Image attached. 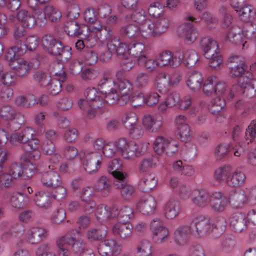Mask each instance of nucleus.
I'll return each instance as SVG.
<instances>
[{
    "label": "nucleus",
    "instance_id": "1",
    "mask_svg": "<svg viewBox=\"0 0 256 256\" xmlns=\"http://www.w3.org/2000/svg\"><path fill=\"white\" fill-rule=\"evenodd\" d=\"M112 76L111 70L104 72L98 84L100 91L94 88H88L85 92L86 100L82 98L78 100V107L82 110H87L88 118H93L96 114H102L108 112V109L104 107L102 94L116 88V82L112 80Z\"/></svg>",
    "mask_w": 256,
    "mask_h": 256
},
{
    "label": "nucleus",
    "instance_id": "2",
    "mask_svg": "<svg viewBox=\"0 0 256 256\" xmlns=\"http://www.w3.org/2000/svg\"><path fill=\"white\" fill-rule=\"evenodd\" d=\"M229 62L236 63L230 67L229 74L233 78H239L238 83L233 86V90L240 89L239 93L246 97H252L256 92V79L252 74L247 69V66L238 56H232Z\"/></svg>",
    "mask_w": 256,
    "mask_h": 256
},
{
    "label": "nucleus",
    "instance_id": "3",
    "mask_svg": "<svg viewBox=\"0 0 256 256\" xmlns=\"http://www.w3.org/2000/svg\"><path fill=\"white\" fill-rule=\"evenodd\" d=\"M64 157L72 160L78 156L84 170L88 174L96 172L100 168L102 157L98 152L90 150H82L79 152L78 149L72 146H66L63 151Z\"/></svg>",
    "mask_w": 256,
    "mask_h": 256
},
{
    "label": "nucleus",
    "instance_id": "4",
    "mask_svg": "<svg viewBox=\"0 0 256 256\" xmlns=\"http://www.w3.org/2000/svg\"><path fill=\"white\" fill-rule=\"evenodd\" d=\"M246 39L252 40L256 46V26L254 23L247 24L242 28L238 25L230 28L226 35V40L234 44H242V48L246 49L248 44Z\"/></svg>",
    "mask_w": 256,
    "mask_h": 256
},
{
    "label": "nucleus",
    "instance_id": "5",
    "mask_svg": "<svg viewBox=\"0 0 256 256\" xmlns=\"http://www.w3.org/2000/svg\"><path fill=\"white\" fill-rule=\"evenodd\" d=\"M148 144L144 142H135L126 138H120L115 141V146L122 158L133 160L142 156L147 150Z\"/></svg>",
    "mask_w": 256,
    "mask_h": 256
},
{
    "label": "nucleus",
    "instance_id": "6",
    "mask_svg": "<svg viewBox=\"0 0 256 256\" xmlns=\"http://www.w3.org/2000/svg\"><path fill=\"white\" fill-rule=\"evenodd\" d=\"M94 30H96L94 32H97V42L102 44L106 43L108 50L110 52H116L118 55H124L128 52V46L125 43L121 42L120 38L114 36L112 28L106 26H99Z\"/></svg>",
    "mask_w": 256,
    "mask_h": 256
},
{
    "label": "nucleus",
    "instance_id": "7",
    "mask_svg": "<svg viewBox=\"0 0 256 256\" xmlns=\"http://www.w3.org/2000/svg\"><path fill=\"white\" fill-rule=\"evenodd\" d=\"M240 89L233 90V86L229 89L226 84L223 82H218L215 84L214 92L217 97L212 102V106L209 110L213 114H218L226 106V100L232 99L236 94H243L238 92Z\"/></svg>",
    "mask_w": 256,
    "mask_h": 256
},
{
    "label": "nucleus",
    "instance_id": "8",
    "mask_svg": "<svg viewBox=\"0 0 256 256\" xmlns=\"http://www.w3.org/2000/svg\"><path fill=\"white\" fill-rule=\"evenodd\" d=\"M228 204L233 209H242L246 205L256 204V186L234 190L230 194Z\"/></svg>",
    "mask_w": 256,
    "mask_h": 256
},
{
    "label": "nucleus",
    "instance_id": "9",
    "mask_svg": "<svg viewBox=\"0 0 256 256\" xmlns=\"http://www.w3.org/2000/svg\"><path fill=\"white\" fill-rule=\"evenodd\" d=\"M99 26H102L99 24L98 26L86 25H80L75 21L68 22L66 23L64 27L65 32L70 36L82 37L84 39L90 47L94 46L97 42L98 36L96 34H92L96 31L94 28H98Z\"/></svg>",
    "mask_w": 256,
    "mask_h": 256
},
{
    "label": "nucleus",
    "instance_id": "10",
    "mask_svg": "<svg viewBox=\"0 0 256 256\" xmlns=\"http://www.w3.org/2000/svg\"><path fill=\"white\" fill-rule=\"evenodd\" d=\"M152 146L154 152L160 156H172L177 153L178 150V144L176 140L164 136H156Z\"/></svg>",
    "mask_w": 256,
    "mask_h": 256
},
{
    "label": "nucleus",
    "instance_id": "11",
    "mask_svg": "<svg viewBox=\"0 0 256 256\" xmlns=\"http://www.w3.org/2000/svg\"><path fill=\"white\" fill-rule=\"evenodd\" d=\"M0 118L10 122V130H18L26 124L23 114L16 111L14 107L6 104L0 108Z\"/></svg>",
    "mask_w": 256,
    "mask_h": 256
},
{
    "label": "nucleus",
    "instance_id": "12",
    "mask_svg": "<svg viewBox=\"0 0 256 256\" xmlns=\"http://www.w3.org/2000/svg\"><path fill=\"white\" fill-rule=\"evenodd\" d=\"M192 234L198 238L206 236L212 233V226L210 218L204 215L200 214L194 216L190 222Z\"/></svg>",
    "mask_w": 256,
    "mask_h": 256
},
{
    "label": "nucleus",
    "instance_id": "13",
    "mask_svg": "<svg viewBox=\"0 0 256 256\" xmlns=\"http://www.w3.org/2000/svg\"><path fill=\"white\" fill-rule=\"evenodd\" d=\"M152 238L158 244L165 242L170 236V232L168 228L164 224L163 220L159 218H154L150 224Z\"/></svg>",
    "mask_w": 256,
    "mask_h": 256
},
{
    "label": "nucleus",
    "instance_id": "14",
    "mask_svg": "<svg viewBox=\"0 0 256 256\" xmlns=\"http://www.w3.org/2000/svg\"><path fill=\"white\" fill-rule=\"evenodd\" d=\"M47 236L48 231L45 228L39 226H30L25 232L24 238L20 240V244L24 242L36 244L42 241Z\"/></svg>",
    "mask_w": 256,
    "mask_h": 256
},
{
    "label": "nucleus",
    "instance_id": "15",
    "mask_svg": "<svg viewBox=\"0 0 256 256\" xmlns=\"http://www.w3.org/2000/svg\"><path fill=\"white\" fill-rule=\"evenodd\" d=\"M159 67L165 66L176 67L182 64V54L180 52L176 50L172 52L168 50H165L156 56Z\"/></svg>",
    "mask_w": 256,
    "mask_h": 256
},
{
    "label": "nucleus",
    "instance_id": "16",
    "mask_svg": "<svg viewBox=\"0 0 256 256\" xmlns=\"http://www.w3.org/2000/svg\"><path fill=\"white\" fill-rule=\"evenodd\" d=\"M98 251L102 256H117L122 252V245L114 239L104 240L98 244Z\"/></svg>",
    "mask_w": 256,
    "mask_h": 256
},
{
    "label": "nucleus",
    "instance_id": "17",
    "mask_svg": "<svg viewBox=\"0 0 256 256\" xmlns=\"http://www.w3.org/2000/svg\"><path fill=\"white\" fill-rule=\"evenodd\" d=\"M9 20L12 22H18L23 27L30 28L33 27L38 20L36 14L24 10H19L16 15L10 14Z\"/></svg>",
    "mask_w": 256,
    "mask_h": 256
},
{
    "label": "nucleus",
    "instance_id": "18",
    "mask_svg": "<svg viewBox=\"0 0 256 256\" xmlns=\"http://www.w3.org/2000/svg\"><path fill=\"white\" fill-rule=\"evenodd\" d=\"M186 118L184 115H178L174 120L178 138L185 143L192 138V132L189 125L186 123Z\"/></svg>",
    "mask_w": 256,
    "mask_h": 256
},
{
    "label": "nucleus",
    "instance_id": "19",
    "mask_svg": "<svg viewBox=\"0 0 256 256\" xmlns=\"http://www.w3.org/2000/svg\"><path fill=\"white\" fill-rule=\"evenodd\" d=\"M142 124L146 130L152 133H157L163 126V118L158 114H146L142 117Z\"/></svg>",
    "mask_w": 256,
    "mask_h": 256
},
{
    "label": "nucleus",
    "instance_id": "20",
    "mask_svg": "<svg viewBox=\"0 0 256 256\" xmlns=\"http://www.w3.org/2000/svg\"><path fill=\"white\" fill-rule=\"evenodd\" d=\"M182 212L180 201L174 198H171L166 201L163 206V214L168 220H172L178 218Z\"/></svg>",
    "mask_w": 256,
    "mask_h": 256
},
{
    "label": "nucleus",
    "instance_id": "21",
    "mask_svg": "<svg viewBox=\"0 0 256 256\" xmlns=\"http://www.w3.org/2000/svg\"><path fill=\"white\" fill-rule=\"evenodd\" d=\"M212 191L206 188H198L194 191L191 200L196 206L206 208L209 206Z\"/></svg>",
    "mask_w": 256,
    "mask_h": 256
},
{
    "label": "nucleus",
    "instance_id": "22",
    "mask_svg": "<svg viewBox=\"0 0 256 256\" xmlns=\"http://www.w3.org/2000/svg\"><path fill=\"white\" fill-rule=\"evenodd\" d=\"M48 168L51 170L46 172L42 175L40 182L43 186L52 188L62 184V180L60 174L53 170L56 168L54 166H49Z\"/></svg>",
    "mask_w": 256,
    "mask_h": 256
},
{
    "label": "nucleus",
    "instance_id": "23",
    "mask_svg": "<svg viewBox=\"0 0 256 256\" xmlns=\"http://www.w3.org/2000/svg\"><path fill=\"white\" fill-rule=\"evenodd\" d=\"M24 226L20 223H14L6 226V230L1 236V239L4 242H6L11 237L21 239L24 238ZM18 245L20 244H18Z\"/></svg>",
    "mask_w": 256,
    "mask_h": 256
},
{
    "label": "nucleus",
    "instance_id": "24",
    "mask_svg": "<svg viewBox=\"0 0 256 256\" xmlns=\"http://www.w3.org/2000/svg\"><path fill=\"white\" fill-rule=\"evenodd\" d=\"M38 20L44 22L48 20L52 22H55L59 20L62 17L60 12L52 6H46L44 7V12L41 10L36 12Z\"/></svg>",
    "mask_w": 256,
    "mask_h": 256
},
{
    "label": "nucleus",
    "instance_id": "25",
    "mask_svg": "<svg viewBox=\"0 0 256 256\" xmlns=\"http://www.w3.org/2000/svg\"><path fill=\"white\" fill-rule=\"evenodd\" d=\"M156 208V202L154 198L151 196L142 198L137 202L136 210L144 214H153Z\"/></svg>",
    "mask_w": 256,
    "mask_h": 256
},
{
    "label": "nucleus",
    "instance_id": "26",
    "mask_svg": "<svg viewBox=\"0 0 256 256\" xmlns=\"http://www.w3.org/2000/svg\"><path fill=\"white\" fill-rule=\"evenodd\" d=\"M192 234V232L190 225L180 226L174 231V240L178 246H185L188 244Z\"/></svg>",
    "mask_w": 256,
    "mask_h": 256
},
{
    "label": "nucleus",
    "instance_id": "27",
    "mask_svg": "<svg viewBox=\"0 0 256 256\" xmlns=\"http://www.w3.org/2000/svg\"><path fill=\"white\" fill-rule=\"evenodd\" d=\"M228 204L227 200L224 194L219 191H212L209 207L214 212H222L226 208Z\"/></svg>",
    "mask_w": 256,
    "mask_h": 256
},
{
    "label": "nucleus",
    "instance_id": "28",
    "mask_svg": "<svg viewBox=\"0 0 256 256\" xmlns=\"http://www.w3.org/2000/svg\"><path fill=\"white\" fill-rule=\"evenodd\" d=\"M112 232L123 240L130 238L132 234V226L130 222H118L112 226Z\"/></svg>",
    "mask_w": 256,
    "mask_h": 256
},
{
    "label": "nucleus",
    "instance_id": "29",
    "mask_svg": "<svg viewBox=\"0 0 256 256\" xmlns=\"http://www.w3.org/2000/svg\"><path fill=\"white\" fill-rule=\"evenodd\" d=\"M246 180V175L244 172L236 168L231 170V172L226 180V184L230 188H237L244 186Z\"/></svg>",
    "mask_w": 256,
    "mask_h": 256
},
{
    "label": "nucleus",
    "instance_id": "30",
    "mask_svg": "<svg viewBox=\"0 0 256 256\" xmlns=\"http://www.w3.org/2000/svg\"><path fill=\"white\" fill-rule=\"evenodd\" d=\"M238 14L240 19L244 22H248V24L254 23L256 19V9L252 5L245 4L239 8L235 10Z\"/></svg>",
    "mask_w": 256,
    "mask_h": 256
},
{
    "label": "nucleus",
    "instance_id": "31",
    "mask_svg": "<svg viewBox=\"0 0 256 256\" xmlns=\"http://www.w3.org/2000/svg\"><path fill=\"white\" fill-rule=\"evenodd\" d=\"M200 46L206 58H209L216 52H219V46L216 41L210 37L202 38Z\"/></svg>",
    "mask_w": 256,
    "mask_h": 256
},
{
    "label": "nucleus",
    "instance_id": "32",
    "mask_svg": "<svg viewBox=\"0 0 256 256\" xmlns=\"http://www.w3.org/2000/svg\"><path fill=\"white\" fill-rule=\"evenodd\" d=\"M229 222L230 228L235 232H242L246 228V218L241 212H236L232 214Z\"/></svg>",
    "mask_w": 256,
    "mask_h": 256
},
{
    "label": "nucleus",
    "instance_id": "33",
    "mask_svg": "<svg viewBox=\"0 0 256 256\" xmlns=\"http://www.w3.org/2000/svg\"><path fill=\"white\" fill-rule=\"evenodd\" d=\"M9 65L18 76H24L26 75L30 69L28 62L21 58H16L11 62H9Z\"/></svg>",
    "mask_w": 256,
    "mask_h": 256
},
{
    "label": "nucleus",
    "instance_id": "34",
    "mask_svg": "<svg viewBox=\"0 0 256 256\" xmlns=\"http://www.w3.org/2000/svg\"><path fill=\"white\" fill-rule=\"evenodd\" d=\"M116 82V88L118 90L121 94L120 100H124L121 104H126L129 102L130 94L133 90L132 84L131 82L127 79Z\"/></svg>",
    "mask_w": 256,
    "mask_h": 256
},
{
    "label": "nucleus",
    "instance_id": "35",
    "mask_svg": "<svg viewBox=\"0 0 256 256\" xmlns=\"http://www.w3.org/2000/svg\"><path fill=\"white\" fill-rule=\"evenodd\" d=\"M94 189L102 196H108L112 190L111 180L106 176H100L94 184Z\"/></svg>",
    "mask_w": 256,
    "mask_h": 256
},
{
    "label": "nucleus",
    "instance_id": "36",
    "mask_svg": "<svg viewBox=\"0 0 256 256\" xmlns=\"http://www.w3.org/2000/svg\"><path fill=\"white\" fill-rule=\"evenodd\" d=\"M157 184L158 180L154 174H146L140 178L138 186L140 190L148 192L152 190Z\"/></svg>",
    "mask_w": 256,
    "mask_h": 256
},
{
    "label": "nucleus",
    "instance_id": "37",
    "mask_svg": "<svg viewBox=\"0 0 256 256\" xmlns=\"http://www.w3.org/2000/svg\"><path fill=\"white\" fill-rule=\"evenodd\" d=\"M203 82L202 76L198 72L189 73L186 78V86L192 90L196 91L200 90Z\"/></svg>",
    "mask_w": 256,
    "mask_h": 256
},
{
    "label": "nucleus",
    "instance_id": "38",
    "mask_svg": "<svg viewBox=\"0 0 256 256\" xmlns=\"http://www.w3.org/2000/svg\"><path fill=\"white\" fill-rule=\"evenodd\" d=\"M73 240L74 237L69 236L67 234L57 238L56 244L58 248V256H70V252L66 247V244H71V242Z\"/></svg>",
    "mask_w": 256,
    "mask_h": 256
},
{
    "label": "nucleus",
    "instance_id": "39",
    "mask_svg": "<svg viewBox=\"0 0 256 256\" xmlns=\"http://www.w3.org/2000/svg\"><path fill=\"white\" fill-rule=\"evenodd\" d=\"M169 74L165 72L158 73L155 77L154 84L158 91L164 94L167 92L170 88Z\"/></svg>",
    "mask_w": 256,
    "mask_h": 256
},
{
    "label": "nucleus",
    "instance_id": "40",
    "mask_svg": "<svg viewBox=\"0 0 256 256\" xmlns=\"http://www.w3.org/2000/svg\"><path fill=\"white\" fill-rule=\"evenodd\" d=\"M138 40H134V42L128 45V52L131 56L136 58L138 62L140 58L146 56L147 50L143 43L136 42Z\"/></svg>",
    "mask_w": 256,
    "mask_h": 256
},
{
    "label": "nucleus",
    "instance_id": "41",
    "mask_svg": "<svg viewBox=\"0 0 256 256\" xmlns=\"http://www.w3.org/2000/svg\"><path fill=\"white\" fill-rule=\"evenodd\" d=\"M179 32L185 40L190 42H194L197 38V32L193 24L187 22L182 24L179 28Z\"/></svg>",
    "mask_w": 256,
    "mask_h": 256
},
{
    "label": "nucleus",
    "instance_id": "42",
    "mask_svg": "<svg viewBox=\"0 0 256 256\" xmlns=\"http://www.w3.org/2000/svg\"><path fill=\"white\" fill-rule=\"evenodd\" d=\"M41 148L44 154L51 156L50 162L52 164L58 162L62 158L61 156L56 152V147L53 142H44L41 146Z\"/></svg>",
    "mask_w": 256,
    "mask_h": 256
},
{
    "label": "nucleus",
    "instance_id": "43",
    "mask_svg": "<svg viewBox=\"0 0 256 256\" xmlns=\"http://www.w3.org/2000/svg\"><path fill=\"white\" fill-rule=\"evenodd\" d=\"M153 247L151 242L146 240H142L136 246V256H152Z\"/></svg>",
    "mask_w": 256,
    "mask_h": 256
},
{
    "label": "nucleus",
    "instance_id": "44",
    "mask_svg": "<svg viewBox=\"0 0 256 256\" xmlns=\"http://www.w3.org/2000/svg\"><path fill=\"white\" fill-rule=\"evenodd\" d=\"M139 30L140 32V38H149L152 36H156L154 30V24L150 19L148 18L145 22L138 26Z\"/></svg>",
    "mask_w": 256,
    "mask_h": 256
},
{
    "label": "nucleus",
    "instance_id": "45",
    "mask_svg": "<svg viewBox=\"0 0 256 256\" xmlns=\"http://www.w3.org/2000/svg\"><path fill=\"white\" fill-rule=\"evenodd\" d=\"M178 52H180L182 53L183 58L182 62H184L188 66H194L198 61V55L194 50L182 48L178 50Z\"/></svg>",
    "mask_w": 256,
    "mask_h": 256
},
{
    "label": "nucleus",
    "instance_id": "46",
    "mask_svg": "<svg viewBox=\"0 0 256 256\" xmlns=\"http://www.w3.org/2000/svg\"><path fill=\"white\" fill-rule=\"evenodd\" d=\"M36 96L31 93L20 96L15 100L16 104L20 107L28 108L35 105Z\"/></svg>",
    "mask_w": 256,
    "mask_h": 256
},
{
    "label": "nucleus",
    "instance_id": "47",
    "mask_svg": "<svg viewBox=\"0 0 256 256\" xmlns=\"http://www.w3.org/2000/svg\"><path fill=\"white\" fill-rule=\"evenodd\" d=\"M120 33L128 38L134 40H140V36L139 26L130 24L126 26L122 27L120 30Z\"/></svg>",
    "mask_w": 256,
    "mask_h": 256
},
{
    "label": "nucleus",
    "instance_id": "48",
    "mask_svg": "<svg viewBox=\"0 0 256 256\" xmlns=\"http://www.w3.org/2000/svg\"><path fill=\"white\" fill-rule=\"evenodd\" d=\"M108 230L105 226H102L98 228H90L86 233L88 238L91 240H100L104 238L107 234Z\"/></svg>",
    "mask_w": 256,
    "mask_h": 256
},
{
    "label": "nucleus",
    "instance_id": "49",
    "mask_svg": "<svg viewBox=\"0 0 256 256\" xmlns=\"http://www.w3.org/2000/svg\"><path fill=\"white\" fill-rule=\"evenodd\" d=\"M232 168V167L230 165H224L217 168L214 174V180L219 182H226V178L230 174Z\"/></svg>",
    "mask_w": 256,
    "mask_h": 256
},
{
    "label": "nucleus",
    "instance_id": "50",
    "mask_svg": "<svg viewBox=\"0 0 256 256\" xmlns=\"http://www.w3.org/2000/svg\"><path fill=\"white\" fill-rule=\"evenodd\" d=\"M102 96L103 98L104 104L107 103L110 104H114L118 102L120 104H121L124 100H121V96L116 88L102 94Z\"/></svg>",
    "mask_w": 256,
    "mask_h": 256
},
{
    "label": "nucleus",
    "instance_id": "51",
    "mask_svg": "<svg viewBox=\"0 0 256 256\" xmlns=\"http://www.w3.org/2000/svg\"><path fill=\"white\" fill-rule=\"evenodd\" d=\"M26 53V48H22V46L17 44L9 48L6 52L5 58L6 60L11 62Z\"/></svg>",
    "mask_w": 256,
    "mask_h": 256
},
{
    "label": "nucleus",
    "instance_id": "52",
    "mask_svg": "<svg viewBox=\"0 0 256 256\" xmlns=\"http://www.w3.org/2000/svg\"><path fill=\"white\" fill-rule=\"evenodd\" d=\"M214 236L216 238L219 237L225 230L226 222V219L222 216L216 218L214 222L212 224Z\"/></svg>",
    "mask_w": 256,
    "mask_h": 256
},
{
    "label": "nucleus",
    "instance_id": "53",
    "mask_svg": "<svg viewBox=\"0 0 256 256\" xmlns=\"http://www.w3.org/2000/svg\"><path fill=\"white\" fill-rule=\"evenodd\" d=\"M186 19L187 20L190 21L194 23H198L202 21L208 26H209L210 24H216L218 22V19L214 17L211 13L208 12H204L202 14L200 19L192 16H188Z\"/></svg>",
    "mask_w": 256,
    "mask_h": 256
},
{
    "label": "nucleus",
    "instance_id": "54",
    "mask_svg": "<svg viewBox=\"0 0 256 256\" xmlns=\"http://www.w3.org/2000/svg\"><path fill=\"white\" fill-rule=\"evenodd\" d=\"M34 201L38 207L48 208L51 203V198L44 192H38L35 194Z\"/></svg>",
    "mask_w": 256,
    "mask_h": 256
},
{
    "label": "nucleus",
    "instance_id": "55",
    "mask_svg": "<svg viewBox=\"0 0 256 256\" xmlns=\"http://www.w3.org/2000/svg\"><path fill=\"white\" fill-rule=\"evenodd\" d=\"M122 122L124 126L128 130L138 123V118L136 112H128L123 115L122 118Z\"/></svg>",
    "mask_w": 256,
    "mask_h": 256
},
{
    "label": "nucleus",
    "instance_id": "56",
    "mask_svg": "<svg viewBox=\"0 0 256 256\" xmlns=\"http://www.w3.org/2000/svg\"><path fill=\"white\" fill-rule=\"evenodd\" d=\"M154 24V30L156 36H158L165 32L169 27V20L166 18L162 16L157 19Z\"/></svg>",
    "mask_w": 256,
    "mask_h": 256
},
{
    "label": "nucleus",
    "instance_id": "57",
    "mask_svg": "<svg viewBox=\"0 0 256 256\" xmlns=\"http://www.w3.org/2000/svg\"><path fill=\"white\" fill-rule=\"evenodd\" d=\"M134 217V210L132 208L128 206H122L119 210L118 219L120 222H130Z\"/></svg>",
    "mask_w": 256,
    "mask_h": 256
},
{
    "label": "nucleus",
    "instance_id": "58",
    "mask_svg": "<svg viewBox=\"0 0 256 256\" xmlns=\"http://www.w3.org/2000/svg\"><path fill=\"white\" fill-rule=\"evenodd\" d=\"M138 64L140 65L144 66L150 72L155 71L159 67L156 58L155 59L148 58L146 56L140 58Z\"/></svg>",
    "mask_w": 256,
    "mask_h": 256
},
{
    "label": "nucleus",
    "instance_id": "59",
    "mask_svg": "<svg viewBox=\"0 0 256 256\" xmlns=\"http://www.w3.org/2000/svg\"><path fill=\"white\" fill-rule=\"evenodd\" d=\"M158 162V158L155 156L144 158L140 164V172H145L150 168H155L157 166Z\"/></svg>",
    "mask_w": 256,
    "mask_h": 256
},
{
    "label": "nucleus",
    "instance_id": "60",
    "mask_svg": "<svg viewBox=\"0 0 256 256\" xmlns=\"http://www.w3.org/2000/svg\"><path fill=\"white\" fill-rule=\"evenodd\" d=\"M150 76L146 72H142L138 74L134 80L136 86L139 89L146 87L150 82Z\"/></svg>",
    "mask_w": 256,
    "mask_h": 256
},
{
    "label": "nucleus",
    "instance_id": "61",
    "mask_svg": "<svg viewBox=\"0 0 256 256\" xmlns=\"http://www.w3.org/2000/svg\"><path fill=\"white\" fill-rule=\"evenodd\" d=\"M73 106V101L71 98L64 96L60 98L56 102V108L61 112H68Z\"/></svg>",
    "mask_w": 256,
    "mask_h": 256
},
{
    "label": "nucleus",
    "instance_id": "62",
    "mask_svg": "<svg viewBox=\"0 0 256 256\" xmlns=\"http://www.w3.org/2000/svg\"><path fill=\"white\" fill-rule=\"evenodd\" d=\"M111 174L114 178L113 184L116 188H120V187L127 182L126 178L128 177L127 172L119 170Z\"/></svg>",
    "mask_w": 256,
    "mask_h": 256
},
{
    "label": "nucleus",
    "instance_id": "63",
    "mask_svg": "<svg viewBox=\"0 0 256 256\" xmlns=\"http://www.w3.org/2000/svg\"><path fill=\"white\" fill-rule=\"evenodd\" d=\"M148 18H146V12L144 10L139 11H134L132 14L127 15L126 20L127 21H134L136 22L138 26L145 22Z\"/></svg>",
    "mask_w": 256,
    "mask_h": 256
},
{
    "label": "nucleus",
    "instance_id": "64",
    "mask_svg": "<svg viewBox=\"0 0 256 256\" xmlns=\"http://www.w3.org/2000/svg\"><path fill=\"white\" fill-rule=\"evenodd\" d=\"M256 138V120L251 121L246 130L245 139L246 143L248 144Z\"/></svg>",
    "mask_w": 256,
    "mask_h": 256
}]
</instances>
